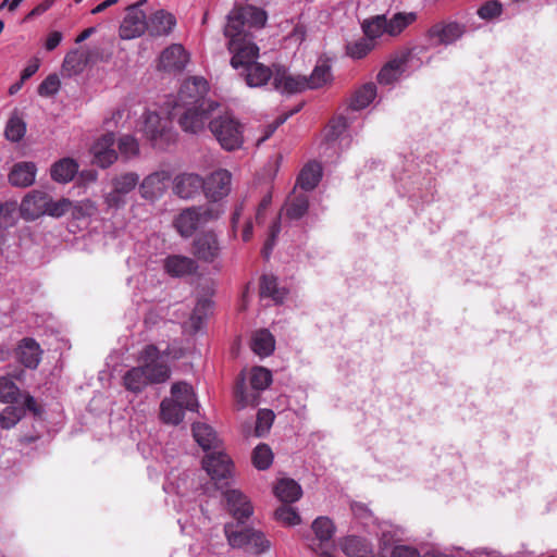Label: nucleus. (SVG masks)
Wrapping results in <instances>:
<instances>
[{
  "label": "nucleus",
  "instance_id": "59",
  "mask_svg": "<svg viewBox=\"0 0 557 557\" xmlns=\"http://www.w3.org/2000/svg\"><path fill=\"white\" fill-rule=\"evenodd\" d=\"M60 79L55 74L49 75L38 87V94L41 96H52L60 89Z\"/></svg>",
  "mask_w": 557,
  "mask_h": 557
},
{
  "label": "nucleus",
  "instance_id": "23",
  "mask_svg": "<svg viewBox=\"0 0 557 557\" xmlns=\"http://www.w3.org/2000/svg\"><path fill=\"white\" fill-rule=\"evenodd\" d=\"M165 272L172 277H183L196 272L198 265L189 257L182 255L168 256L163 261Z\"/></svg>",
  "mask_w": 557,
  "mask_h": 557
},
{
  "label": "nucleus",
  "instance_id": "33",
  "mask_svg": "<svg viewBox=\"0 0 557 557\" xmlns=\"http://www.w3.org/2000/svg\"><path fill=\"white\" fill-rule=\"evenodd\" d=\"M275 496L283 503L297 502L301 495V486L293 479H281L274 486Z\"/></svg>",
  "mask_w": 557,
  "mask_h": 557
},
{
  "label": "nucleus",
  "instance_id": "45",
  "mask_svg": "<svg viewBox=\"0 0 557 557\" xmlns=\"http://www.w3.org/2000/svg\"><path fill=\"white\" fill-rule=\"evenodd\" d=\"M416 13H396L391 20H387V35L396 36L407 26L416 21Z\"/></svg>",
  "mask_w": 557,
  "mask_h": 557
},
{
  "label": "nucleus",
  "instance_id": "6",
  "mask_svg": "<svg viewBox=\"0 0 557 557\" xmlns=\"http://www.w3.org/2000/svg\"><path fill=\"white\" fill-rule=\"evenodd\" d=\"M224 532L228 544L234 548H245L253 554H262L271 546L263 532L239 525V523L226 524Z\"/></svg>",
  "mask_w": 557,
  "mask_h": 557
},
{
  "label": "nucleus",
  "instance_id": "2",
  "mask_svg": "<svg viewBox=\"0 0 557 557\" xmlns=\"http://www.w3.org/2000/svg\"><path fill=\"white\" fill-rule=\"evenodd\" d=\"M208 91L203 77L194 76L182 84L170 114L185 133L197 135L209 127L220 104L207 97Z\"/></svg>",
  "mask_w": 557,
  "mask_h": 557
},
{
  "label": "nucleus",
  "instance_id": "17",
  "mask_svg": "<svg viewBox=\"0 0 557 557\" xmlns=\"http://www.w3.org/2000/svg\"><path fill=\"white\" fill-rule=\"evenodd\" d=\"M170 180L171 173L165 170L149 174L139 185L141 197L148 200L161 197L165 191Z\"/></svg>",
  "mask_w": 557,
  "mask_h": 557
},
{
  "label": "nucleus",
  "instance_id": "5",
  "mask_svg": "<svg viewBox=\"0 0 557 557\" xmlns=\"http://www.w3.org/2000/svg\"><path fill=\"white\" fill-rule=\"evenodd\" d=\"M209 129L224 150H237L244 144V125L232 113L212 119Z\"/></svg>",
  "mask_w": 557,
  "mask_h": 557
},
{
  "label": "nucleus",
  "instance_id": "39",
  "mask_svg": "<svg viewBox=\"0 0 557 557\" xmlns=\"http://www.w3.org/2000/svg\"><path fill=\"white\" fill-rule=\"evenodd\" d=\"M123 384L125 388L133 393H140L144 391L146 386L150 383L144 372V370L138 367H133L123 376Z\"/></svg>",
  "mask_w": 557,
  "mask_h": 557
},
{
  "label": "nucleus",
  "instance_id": "50",
  "mask_svg": "<svg viewBox=\"0 0 557 557\" xmlns=\"http://www.w3.org/2000/svg\"><path fill=\"white\" fill-rule=\"evenodd\" d=\"M25 408L8 406L0 413V425L2 429H11L24 416Z\"/></svg>",
  "mask_w": 557,
  "mask_h": 557
},
{
  "label": "nucleus",
  "instance_id": "40",
  "mask_svg": "<svg viewBox=\"0 0 557 557\" xmlns=\"http://www.w3.org/2000/svg\"><path fill=\"white\" fill-rule=\"evenodd\" d=\"M376 97V87L373 83H368L356 90L350 107L354 110L367 108Z\"/></svg>",
  "mask_w": 557,
  "mask_h": 557
},
{
  "label": "nucleus",
  "instance_id": "41",
  "mask_svg": "<svg viewBox=\"0 0 557 557\" xmlns=\"http://www.w3.org/2000/svg\"><path fill=\"white\" fill-rule=\"evenodd\" d=\"M15 357L26 368L35 367V339L32 337L23 338L15 349Z\"/></svg>",
  "mask_w": 557,
  "mask_h": 557
},
{
  "label": "nucleus",
  "instance_id": "12",
  "mask_svg": "<svg viewBox=\"0 0 557 557\" xmlns=\"http://www.w3.org/2000/svg\"><path fill=\"white\" fill-rule=\"evenodd\" d=\"M222 252L218 234L213 231H206L198 234L193 242L194 256L206 263H214Z\"/></svg>",
  "mask_w": 557,
  "mask_h": 557
},
{
  "label": "nucleus",
  "instance_id": "3",
  "mask_svg": "<svg viewBox=\"0 0 557 557\" xmlns=\"http://www.w3.org/2000/svg\"><path fill=\"white\" fill-rule=\"evenodd\" d=\"M223 213L221 205L189 207L175 216L173 225L182 237L189 238L198 228L218 220Z\"/></svg>",
  "mask_w": 557,
  "mask_h": 557
},
{
  "label": "nucleus",
  "instance_id": "20",
  "mask_svg": "<svg viewBox=\"0 0 557 557\" xmlns=\"http://www.w3.org/2000/svg\"><path fill=\"white\" fill-rule=\"evenodd\" d=\"M238 74L244 77L249 87H262L270 79L273 81L274 65L269 67L257 60L249 63L246 67L237 70Z\"/></svg>",
  "mask_w": 557,
  "mask_h": 557
},
{
  "label": "nucleus",
  "instance_id": "29",
  "mask_svg": "<svg viewBox=\"0 0 557 557\" xmlns=\"http://www.w3.org/2000/svg\"><path fill=\"white\" fill-rule=\"evenodd\" d=\"M9 182L15 187H28L35 182V164L33 162H17L9 173Z\"/></svg>",
  "mask_w": 557,
  "mask_h": 557
},
{
  "label": "nucleus",
  "instance_id": "61",
  "mask_svg": "<svg viewBox=\"0 0 557 557\" xmlns=\"http://www.w3.org/2000/svg\"><path fill=\"white\" fill-rule=\"evenodd\" d=\"M33 75H35V64H28L22 72L20 79L9 87V95H16L22 89L25 82Z\"/></svg>",
  "mask_w": 557,
  "mask_h": 557
},
{
  "label": "nucleus",
  "instance_id": "1",
  "mask_svg": "<svg viewBox=\"0 0 557 557\" xmlns=\"http://www.w3.org/2000/svg\"><path fill=\"white\" fill-rule=\"evenodd\" d=\"M267 13L262 9L246 4L234 8L227 15L224 36L231 53L234 70L246 67L259 57V47L255 42L251 29H260L267 23Z\"/></svg>",
  "mask_w": 557,
  "mask_h": 557
},
{
  "label": "nucleus",
  "instance_id": "35",
  "mask_svg": "<svg viewBox=\"0 0 557 557\" xmlns=\"http://www.w3.org/2000/svg\"><path fill=\"white\" fill-rule=\"evenodd\" d=\"M48 323L44 329V333L41 335L47 336L48 341H42V345L47 346V350L52 351V359L58 361L60 358V350L62 348V341L59 337V333L57 330V321L53 317L49 315L46 320Z\"/></svg>",
  "mask_w": 557,
  "mask_h": 557
},
{
  "label": "nucleus",
  "instance_id": "64",
  "mask_svg": "<svg viewBox=\"0 0 557 557\" xmlns=\"http://www.w3.org/2000/svg\"><path fill=\"white\" fill-rule=\"evenodd\" d=\"M63 35L59 30H53L48 34L44 47L47 51H53L62 41Z\"/></svg>",
  "mask_w": 557,
  "mask_h": 557
},
{
  "label": "nucleus",
  "instance_id": "31",
  "mask_svg": "<svg viewBox=\"0 0 557 557\" xmlns=\"http://www.w3.org/2000/svg\"><path fill=\"white\" fill-rule=\"evenodd\" d=\"M347 127L348 124L345 116L339 115L330 121L325 128V143L321 146L323 154H326L330 149L335 150L337 139L344 134Z\"/></svg>",
  "mask_w": 557,
  "mask_h": 557
},
{
  "label": "nucleus",
  "instance_id": "57",
  "mask_svg": "<svg viewBox=\"0 0 557 557\" xmlns=\"http://www.w3.org/2000/svg\"><path fill=\"white\" fill-rule=\"evenodd\" d=\"M18 216L26 221H33L35 219V194L29 191L23 198L21 205H17Z\"/></svg>",
  "mask_w": 557,
  "mask_h": 557
},
{
  "label": "nucleus",
  "instance_id": "55",
  "mask_svg": "<svg viewBox=\"0 0 557 557\" xmlns=\"http://www.w3.org/2000/svg\"><path fill=\"white\" fill-rule=\"evenodd\" d=\"M18 396V388L8 376H0V401L12 403Z\"/></svg>",
  "mask_w": 557,
  "mask_h": 557
},
{
  "label": "nucleus",
  "instance_id": "7",
  "mask_svg": "<svg viewBox=\"0 0 557 557\" xmlns=\"http://www.w3.org/2000/svg\"><path fill=\"white\" fill-rule=\"evenodd\" d=\"M143 133L154 148L166 149L176 140L171 120L162 117L156 112H146L144 114Z\"/></svg>",
  "mask_w": 557,
  "mask_h": 557
},
{
  "label": "nucleus",
  "instance_id": "54",
  "mask_svg": "<svg viewBox=\"0 0 557 557\" xmlns=\"http://www.w3.org/2000/svg\"><path fill=\"white\" fill-rule=\"evenodd\" d=\"M96 210L97 208L95 203L89 199H85L76 202L72 201L70 213L72 214L73 219L81 220L87 216H91Z\"/></svg>",
  "mask_w": 557,
  "mask_h": 557
},
{
  "label": "nucleus",
  "instance_id": "28",
  "mask_svg": "<svg viewBox=\"0 0 557 557\" xmlns=\"http://www.w3.org/2000/svg\"><path fill=\"white\" fill-rule=\"evenodd\" d=\"M78 169L79 165L76 160L72 158H62L51 165L50 175L54 182L66 184L75 177Z\"/></svg>",
  "mask_w": 557,
  "mask_h": 557
},
{
  "label": "nucleus",
  "instance_id": "26",
  "mask_svg": "<svg viewBox=\"0 0 557 557\" xmlns=\"http://www.w3.org/2000/svg\"><path fill=\"white\" fill-rule=\"evenodd\" d=\"M90 61V52L79 49H73L65 54L62 64V70L69 76L77 75L86 69Z\"/></svg>",
  "mask_w": 557,
  "mask_h": 557
},
{
  "label": "nucleus",
  "instance_id": "53",
  "mask_svg": "<svg viewBox=\"0 0 557 557\" xmlns=\"http://www.w3.org/2000/svg\"><path fill=\"white\" fill-rule=\"evenodd\" d=\"M274 517L284 525L293 527L300 523V516L297 510L288 506L278 507L274 512Z\"/></svg>",
  "mask_w": 557,
  "mask_h": 557
},
{
  "label": "nucleus",
  "instance_id": "19",
  "mask_svg": "<svg viewBox=\"0 0 557 557\" xmlns=\"http://www.w3.org/2000/svg\"><path fill=\"white\" fill-rule=\"evenodd\" d=\"M205 180L196 173H183L177 175L173 182L174 193L183 199L194 198L203 190Z\"/></svg>",
  "mask_w": 557,
  "mask_h": 557
},
{
  "label": "nucleus",
  "instance_id": "47",
  "mask_svg": "<svg viewBox=\"0 0 557 557\" xmlns=\"http://www.w3.org/2000/svg\"><path fill=\"white\" fill-rule=\"evenodd\" d=\"M25 132L26 124L16 113H13L4 129L5 138L10 141H18L24 137Z\"/></svg>",
  "mask_w": 557,
  "mask_h": 557
},
{
  "label": "nucleus",
  "instance_id": "24",
  "mask_svg": "<svg viewBox=\"0 0 557 557\" xmlns=\"http://www.w3.org/2000/svg\"><path fill=\"white\" fill-rule=\"evenodd\" d=\"M417 48L409 51L407 59H394L387 62L377 74L381 85H392L397 82L406 70V61L416 55Z\"/></svg>",
  "mask_w": 557,
  "mask_h": 557
},
{
  "label": "nucleus",
  "instance_id": "10",
  "mask_svg": "<svg viewBox=\"0 0 557 557\" xmlns=\"http://www.w3.org/2000/svg\"><path fill=\"white\" fill-rule=\"evenodd\" d=\"M147 0H139L126 9V14L120 25L119 34L122 39H134L140 37L147 32L148 18L140 9Z\"/></svg>",
  "mask_w": 557,
  "mask_h": 557
},
{
  "label": "nucleus",
  "instance_id": "16",
  "mask_svg": "<svg viewBox=\"0 0 557 557\" xmlns=\"http://www.w3.org/2000/svg\"><path fill=\"white\" fill-rule=\"evenodd\" d=\"M465 29L456 22H438L428 30V38L431 45H450L459 39Z\"/></svg>",
  "mask_w": 557,
  "mask_h": 557
},
{
  "label": "nucleus",
  "instance_id": "27",
  "mask_svg": "<svg viewBox=\"0 0 557 557\" xmlns=\"http://www.w3.org/2000/svg\"><path fill=\"white\" fill-rule=\"evenodd\" d=\"M193 435L198 445L205 450H215L222 445L215 431L206 423H194Z\"/></svg>",
  "mask_w": 557,
  "mask_h": 557
},
{
  "label": "nucleus",
  "instance_id": "21",
  "mask_svg": "<svg viewBox=\"0 0 557 557\" xmlns=\"http://www.w3.org/2000/svg\"><path fill=\"white\" fill-rule=\"evenodd\" d=\"M176 26V17L171 12L158 10L153 12L147 24V32L150 36H169Z\"/></svg>",
  "mask_w": 557,
  "mask_h": 557
},
{
  "label": "nucleus",
  "instance_id": "22",
  "mask_svg": "<svg viewBox=\"0 0 557 557\" xmlns=\"http://www.w3.org/2000/svg\"><path fill=\"white\" fill-rule=\"evenodd\" d=\"M225 499L230 511L238 522H243L252 515V505L242 492L228 490L225 492Z\"/></svg>",
  "mask_w": 557,
  "mask_h": 557
},
{
  "label": "nucleus",
  "instance_id": "38",
  "mask_svg": "<svg viewBox=\"0 0 557 557\" xmlns=\"http://www.w3.org/2000/svg\"><path fill=\"white\" fill-rule=\"evenodd\" d=\"M274 348V337L268 330H259L253 334L251 339V349L255 354L261 357L270 356Z\"/></svg>",
  "mask_w": 557,
  "mask_h": 557
},
{
  "label": "nucleus",
  "instance_id": "63",
  "mask_svg": "<svg viewBox=\"0 0 557 557\" xmlns=\"http://www.w3.org/2000/svg\"><path fill=\"white\" fill-rule=\"evenodd\" d=\"M391 557H421L420 553L407 545H397L393 548Z\"/></svg>",
  "mask_w": 557,
  "mask_h": 557
},
{
  "label": "nucleus",
  "instance_id": "32",
  "mask_svg": "<svg viewBox=\"0 0 557 557\" xmlns=\"http://www.w3.org/2000/svg\"><path fill=\"white\" fill-rule=\"evenodd\" d=\"M186 410L173 398H164L160 404V418L166 424L177 425L184 420Z\"/></svg>",
  "mask_w": 557,
  "mask_h": 557
},
{
  "label": "nucleus",
  "instance_id": "42",
  "mask_svg": "<svg viewBox=\"0 0 557 557\" xmlns=\"http://www.w3.org/2000/svg\"><path fill=\"white\" fill-rule=\"evenodd\" d=\"M362 29L366 38L373 42V39L379 38L383 34H387V18L385 15H376L370 20H366L362 24Z\"/></svg>",
  "mask_w": 557,
  "mask_h": 557
},
{
  "label": "nucleus",
  "instance_id": "11",
  "mask_svg": "<svg viewBox=\"0 0 557 557\" xmlns=\"http://www.w3.org/2000/svg\"><path fill=\"white\" fill-rule=\"evenodd\" d=\"M203 469L210 475V478L219 484L225 481L224 484H228V479L233 474L234 465L228 455L222 449V445L219 449L210 450L207 453L202 460Z\"/></svg>",
  "mask_w": 557,
  "mask_h": 557
},
{
  "label": "nucleus",
  "instance_id": "8",
  "mask_svg": "<svg viewBox=\"0 0 557 557\" xmlns=\"http://www.w3.org/2000/svg\"><path fill=\"white\" fill-rule=\"evenodd\" d=\"M138 361L150 384L164 383L170 379L171 369L154 345L145 346L139 352Z\"/></svg>",
  "mask_w": 557,
  "mask_h": 557
},
{
  "label": "nucleus",
  "instance_id": "44",
  "mask_svg": "<svg viewBox=\"0 0 557 557\" xmlns=\"http://www.w3.org/2000/svg\"><path fill=\"white\" fill-rule=\"evenodd\" d=\"M332 81L331 67L327 64L317 65L307 77L308 89H318Z\"/></svg>",
  "mask_w": 557,
  "mask_h": 557
},
{
  "label": "nucleus",
  "instance_id": "48",
  "mask_svg": "<svg viewBox=\"0 0 557 557\" xmlns=\"http://www.w3.org/2000/svg\"><path fill=\"white\" fill-rule=\"evenodd\" d=\"M273 462V453L269 445L259 444L252 451V463L258 470H267Z\"/></svg>",
  "mask_w": 557,
  "mask_h": 557
},
{
  "label": "nucleus",
  "instance_id": "52",
  "mask_svg": "<svg viewBox=\"0 0 557 557\" xmlns=\"http://www.w3.org/2000/svg\"><path fill=\"white\" fill-rule=\"evenodd\" d=\"M274 412L270 409H260L257 413V421L255 426V432L257 436L265 435L274 421Z\"/></svg>",
  "mask_w": 557,
  "mask_h": 557
},
{
  "label": "nucleus",
  "instance_id": "13",
  "mask_svg": "<svg viewBox=\"0 0 557 557\" xmlns=\"http://www.w3.org/2000/svg\"><path fill=\"white\" fill-rule=\"evenodd\" d=\"M273 88L283 95L302 92L308 89L307 76L293 75L286 66L274 64Z\"/></svg>",
  "mask_w": 557,
  "mask_h": 557
},
{
  "label": "nucleus",
  "instance_id": "9",
  "mask_svg": "<svg viewBox=\"0 0 557 557\" xmlns=\"http://www.w3.org/2000/svg\"><path fill=\"white\" fill-rule=\"evenodd\" d=\"M313 536L308 539L309 548L320 557H334L330 549L334 548L335 525L327 517H318L311 525Z\"/></svg>",
  "mask_w": 557,
  "mask_h": 557
},
{
  "label": "nucleus",
  "instance_id": "34",
  "mask_svg": "<svg viewBox=\"0 0 557 557\" xmlns=\"http://www.w3.org/2000/svg\"><path fill=\"white\" fill-rule=\"evenodd\" d=\"M342 549L347 557H373L369 543L358 536H347L342 542Z\"/></svg>",
  "mask_w": 557,
  "mask_h": 557
},
{
  "label": "nucleus",
  "instance_id": "15",
  "mask_svg": "<svg viewBox=\"0 0 557 557\" xmlns=\"http://www.w3.org/2000/svg\"><path fill=\"white\" fill-rule=\"evenodd\" d=\"M232 174L227 170H218L205 180L203 193L212 201L226 197L231 191Z\"/></svg>",
  "mask_w": 557,
  "mask_h": 557
},
{
  "label": "nucleus",
  "instance_id": "58",
  "mask_svg": "<svg viewBox=\"0 0 557 557\" xmlns=\"http://www.w3.org/2000/svg\"><path fill=\"white\" fill-rule=\"evenodd\" d=\"M281 232V223H280V219H275L273 221V223L271 224L270 228H269V236H268V239L267 242L264 243V247H263V255L264 257L268 259L272 252V249L275 245V240Z\"/></svg>",
  "mask_w": 557,
  "mask_h": 557
},
{
  "label": "nucleus",
  "instance_id": "49",
  "mask_svg": "<svg viewBox=\"0 0 557 557\" xmlns=\"http://www.w3.org/2000/svg\"><path fill=\"white\" fill-rule=\"evenodd\" d=\"M138 174L133 172L124 173L119 176H115L112 180V187H114L117 193L126 196L128 193L135 189V187L138 185Z\"/></svg>",
  "mask_w": 557,
  "mask_h": 557
},
{
  "label": "nucleus",
  "instance_id": "37",
  "mask_svg": "<svg viewBox=\"0 0 557 557\" xmlns=\"http://www.w3.org/2000/svg\"><path fill=\"white\" fill-rule=\"evenodd\" d=\"M322 177V168L317 162L308 163L297 178V185L306 190H312Z\"/></svg>",
  "mask_w": 557,
  "mask_h": 557
},
{
  "label": "nucleus",
  "instance_id": "14",
  "mask_svg": "<svg viewBox=\"0 0 557 557\" xmlns=\"http://www.w3.org/2000/svg\"><path fill=\"white\" fill-rule=\"evenodd\" d=\"M114 143V134L111 132L99 137L90 147L92 163L102 169L112 165L117 160Z\"/></svg>",
  "mask_w": 557,
  "mask_h": 557
},
{
  "label": "nucleus",
  "instance_id": "25",
  "mask_svg": "<svg viewBox=\"0 0 557 557\" xmlns=\"http://www.w3.org/2000/svg\"><path fill=\"white\" fill-rule=\"evenodd\" d=\"M39 200L42 202L37 205V218L41 215H48L54 219H59L69 213L72 208V201L67 198H60L54 200L52 198L39 197Z\"/></svg>",
  "mask_w": 557,
  "mask_h": 557
},
{
  "label": "nucleus",
  "instance_id": "62",
  "mask_svg": "<svg viewBox=\"0 0 557 557\" xmlns=\"http://www.w3.org/2000/svg\"><path fill=\"white\" fill-rule=\"evenodd\" d=\"M104 202L109 208L119 209L125 205V196L116 191L114 187L104 196Z\"/></svg>",
  "mask_w": 557,
  "mask_h": 557
},
{
  "label": "nucleus",
  "instance_id": "30",
  "mask_svg": "<svg viewBox=\"0 0 557 557\" xmlns=\"http://www.w3.org/2000/svg\"><path fill=\"white\" fill-rule=\"evenodd\" d=\"M171 398L182 404L189 411L198 409V399L193 386L187 382H176L171 386Z\"/></svg>",
  "mask_w": 557,
  "mask_h": 557
},
{
  "label": "nucleus",
  "instance_id": "60",
  "mask_svg": "<svg viewBox=\"0 0 557 557\" xmlns=\"http://www.w3.org/2000/svg\"><path fill=\"white\" fill-rule=\"evenodd\" d=\"M480 17L490 20L502 14V4L497 1H488L478 10Z\"/></svg>",
  "mask_w": 557,
  "mask_h": 557
},
{
  "label": "nucleus",
  "instance_id": "46",
  "mask_svg": "<svg viewBox=\"0 0 557 557\" xmlns=\"http://www.w3.org/2000/svg\"><path fill=\"white\" fill-rule=\"evenodd\" d=\"M18 219L17 202L5 201L0 205V230H8L15 225Z\"/></svg>",
  "mask_w": 557,
  "mask_h": 557
},
{
  "label": "nucleus",
  "instance_id": "18",
  "mask_svg": "<svg viewBox=\"0 0 557 557\" xmlns=\"http://www.w3.org/2000/svg\"><path fill=\"white\" fill-rule=\"evenodd\" d=\"M189 55L180 44L164 49L159 58V67L166 72H181L188 63Z\"/></svg>",
  "mask_w": 557,
  "mask_h": 557
},
{
  "label": "nucleus",
  "instance_id": "36",
  "mask_svg": "<svg viewBox=\"0 0 557 557\" xmlns=\"http://www.w3.org/2000/svg\"><path fill=\"white\" fill-rule=\"evenodd\" d=\"M287 294L286 288L280 287L277 280L273 275H263L260 282V296L270 298L274 304H282Z\"/></svg>",
  "mask_w": 557,
  "mask_h": 557
},
{
  "label": "nucleus",
  "instance_id": "4",
  "mask_svg": "<svg viewBox=\"0 0 557 557\" xmlns=\"http://www.w3.org/2000/svg\"><path fill=\"white\" fill-rule=\"evenodd\" d=\"M248 379L249 387L246 386L244 376L237 381L235 387V399L238 409L248 406L256 407L259 404L260 393L272 383V373L263 367H253L249 371Z\"/></svg>",
  "mask_w": 557,
  "mask_h": 557
},
{
  "label": "nucleus",
  "instance_id": "56",
  "mask_svg": "<svg viewBox=\"0 0 557 557\" xmlns=\"http://www.w3.org/2000/svg\"><path fill=\"white\" fill-rule=\"evenodd\" d=\"M374 47V44L368 38H362L354 44L347 46V53L352 59H362Z\"/></svg>",
  "mask_w": 557,
  "mask_h": 557
},
{
  "label": "nucleus",
  "instance_id": "51",
  "mask_svg": "<svg viewBox=\"0 0 557 557\" xmlns=\"http://www.w3.org/2000/svg\"><path fill=\"white\" fill-rule=\"evenodd\" d=\"M119 151L123 159L129 160L139 153V144L131 135L122 136L119 139Z\"/></svg>",
  "mask_w": 557,
  "mask_h": 557
},
{
  "label": "nucleus",
  "instance_id": "43",
  "mask_svg": "<svg viewBox=\"0 0 557 557\" xmlns=\"http://www.w3.org/2000/svg\"><path fill=\"white\" fill-rule=\"evenodd\" d=\"M309 199L305 194L295 195L288 199L285 206L286 215L290 220H298L305 215L308 210Z\"/></svg>",
  "mask_w": 557,
  "mask_h": 557
}]
</instances>
